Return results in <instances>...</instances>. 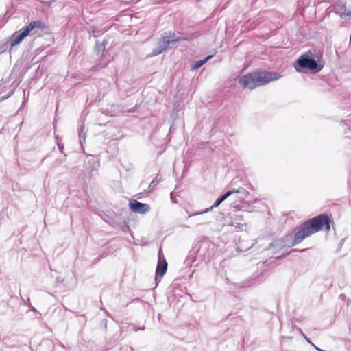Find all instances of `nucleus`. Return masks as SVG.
<instances>
[{
	"label": "nucleus",
	"mask_w": 351,
	"mask_h": 351,
	"mask_svg": "<svg viewBox=\"0 0 351 351\" xmlns=\"http://www.w3.org/2000/svg\"><path fill=\"white\" fill-rule=\"evenodd\" d=\"M330 230V219L326 215L321 214L303 223L295 229V236L291 245H287L286 241L290 238L287 235L285 238L277 239L270 243L268 250L276 254L280 251L286 252L289 248L301 243L305 238L323 229Z\"/></svg>",
	"instance_id": "nucleus-1"
},
{
	"label": "nucleus",
	"mask_w": 351,
	"mask_h": 351,
	"mask_svg": "<svg viewBox=\"0 0 351 351\" xmlns=\"http://www.w3.org/2000/svg\"><path fill=\"white\" fill-rule=\"evenodd\" d=\"M281 75L276 72H257L245 75L239 82L243 87L250 90L279 79Z\"/></svg>",
	"instance_id": "nucleus-2"
},
{
	"label": "nucleus",
	"mask_w": 351,
	"mask_h": 351,
	"mask_svg": "<svg viewBox=\"0 0 351 351\" xmlns=\"http://www.w3.org/2000/svg\"><path fill=\"white\" fill-rule=\"evenodd\" d=\"M43 27L44 24L41 21H35L31 22L21 32H15L10 38L11 48L20 43L27 36L36 34Z\"/></svg>",
	"instance_id": "nucleus-3"
},
{
	"label": "nucleus",
	"mask_w": 351,
	"mask_h": 351,
	"mask_svg": "<svg viewBox=\"0 0 351 351\" xmlns=\"http://www.w3.org/2000/svg\"><path fill=\"white\" fill-rule=\"evenodd\" d=\"M297 65L302 69H308L313 73L319 72L324 67V64L317 62L308 54H303L296 61Z\"/></svg>",
	"instance_id": "nucleus-4"
},
{
	"label": "nucleus",
	"mask_w": 351,
	"mask_h": 351,
	"mask_svg": "<svg viewBox=\"0 0 351 351\" xmlns=\"http://www.w3.org/2000/svg\"><path fill=\"white\" fill-rule=\"evenodd\" d=\"M180 40V37L175 34L169 33V35L163 36L157 43V47L152 51V56H155L161 53L169 47L173 46Z\"/></svg>",
	"instance_id": "nucleus-5"
},
{
	"label": "nucleus",
	"mask_w": 351,
	"mask_h": 351,
	"mask_svg": "<svg viewBox=\"0 0 351 351\" xmlns=\"http://www.w3.org/2000/svg\"><path fill=\"white\" fill-rule=\"evenodd\" d=\"M130 208L136 213L145 214L150 211V206L141 203L136 199H131L129 202Z\"/></svg>",
	"instance_id": "nucleus-6"
},
{
	"label": "nucleus",
	"mask_w": 351,
	"mask_h": 351,
	"mask_svg": "<svg viewBox=\"0 0 351 351\" xmlns=\"http://www.w3.org/2000/svg\"><path fill=\"white\" fill-rule=\"evenodd\" d=\"M85 167L90 173L97 171L100 167L99 160L97 156L88 155L85 161Z\"/></svg>",
	"instance_id": "nucleus-7"
},
{
	"label": "nucleus",
	"mask_w": 351,
	"mask_h": 351,
	"mask_svg": "<svg viewBox=\"0 0 351 351\" xmlns=\"http://www.w3.org/2000/svg\"><path fill=\"white\" fill-rule=\"evenodd\" d=\"M234 191H228L226 192L223 195H222L221 197H219L215 202L208 208L205 209L203 211L197 212L195 213V215H202L204 213H206L210 210H212L214 208H216L219 206L223 201H225L228 197H230L232 195H234Z\"/></svg>",
	"instance_id": "nucleus-8"
},
{
	"label": "nucleus",
	"mask_w": 351,
	"mask_h": 351,
	"mask_svg": "<svg viewBox=\"0 0 351 351\" xmlns=\"http://www.w3.org/2000/svg\"><path fill=\"white\" fill-rule=\"evenodd\" d=\"M167 269V262L163 258L162 260L159 258V261L157 264V267L156 269V280H158V276H160V278L164 276L166 273Z\"/></svg>",
	"instance_id": "nucleus-9"
},
{
	"label": "nucleus",
	"mask_w": 351,
	"mask_h": 351,
	"mask_svg": "<svg viewBox=\"0 0 351 351\" xmlns=\"http://www.w3.org/2000/svg\"><path fill=\"white\" fill-rule=\"evenodd\" d=\"M232 191H234L235 199L239 200V202H243L247 196L248 192L244 189L243 188H239L238 189H232Z\"/></svg>",
	"instance_id": "nucleus-10"
},
{
	"label": "nucleus",
	"mask_w": 351,
	"mask_h": 351,
	"mask_svg": "<svg viewBox=\"0 0 351 351\" xmlns=\"http://www.w3.org/2000/svg\"><path fill=\"white\" fill-rule=\"evenodd\" d=\"M245 225V222L240 215H235L234 220L232 221L231 226H234L236 228H241Z\"/></svg>",
	"instance_id": "nucleus-11"
},
{
	"label": "nucleus",
	"mask_w": 351,
	"mask_h": 351,
	"mask_svg": "<svg viewBox=\"0 0 351 351\" xmlns=\"http://www.w3.org/2000/svg\"><path fill=\"white\" fill-rule=\"evenodd\" d=\"M212 57H213V55H209L202 60L193 62V64H191V70H195V69H199L203 64H204L209 59H210Z\"/></svg>",
	"instance_id": "nucleus-12"
},
{
	"label": "nucleus",
	"mask_w": 351,
	"mask_h": 351,
	"mask_svg": "<svg viewBox=\"0 0 351 351\" xmlns=\"http://www.w3.org/2000/svg\"><path fill=\"white\" fill-rule=\"evenodd\" d=\"M340 16L345 20H350L351 19V11L345 10L341 14Z\"/></svg>",
	"instance_id": "nucleus-13"
},
{
	"label": "nucleus",
	"mask_w": 351,
	"mask_h": 351,
	"mask_svg": "<svg viewBox=\"0 0 351 351\" xmlns=\"http://www.w3.org/2000/svg\"><path fill=\"white\" fill-rule=\"evenodd\" d=\"M158 183V180H156V179L153 180L148 186V192L152 191Z\"/></svg>",
	"instance_id": "nucleus-14"
},
{
	"label": "nucleus",
	"mask_w": 351,
	"mask_h": 351,
	"mask_svg": "<svg viewBox=\"0 0 351 351\" xmlns=\"http://www.w3.org/2000/svg\"><path fill=\"white\" fill-rule=\"evenodd\" d=\"M300 333L304 337V338L306 339V341L310 343L312 346H315V344L312 343V341L310 340L309 338H308L301 330V329H299Z\"/></svg>",
	"instance_id": "nucleus-15"
},
{
	"label": "nucleus",
	"mask_w": 351,
	"mask_h": 351,
	"mask_svg": "<svg viewBox=\"0 0 351 351\" xmlns=\"http://www.w3.org/2000/svg\"><path fill=\"white\" fill-rule=\"evenodd\" d=\"M232 207H233L234 208H237V209H238V210H241V209H242V207H241V206H239V204H237L236 202H234V203H232Z\"/></svg>",
	"instance_id": "nucleus-16"
},
{
	"label": "nucleus",
	"mask_w": 351,
	"mask_h": 351,
	"mask_svg": "<svg viewBox=\"0 0 351 351\" xmlns=\"http://www.w3.org/2000/svg\"><path fill=\"white\" fill-rule=\"evenodd\" d=\"M58 149H60V151L61 152V153H63V150H64V146L62 144H60V143H58Z\"/></svg>",
	"instance_id": "nucleus-17"
},
{
	"label": "nucleus",
	"mask_w": 351,
	"mask_h": 351,
	"mask_svg": "<svg viewBox=\"0 0 351 351\" xmlns=\"http://www.w3.org/2000/svg\"><path fill=\"white\" fill-rule=\"evenodd\" d=\"M108 83L106 82V81L104 80H101V82H99V86H108Z\"/></svg>",
	"instance_id": "nucleus-18"
},
{
	"label": "nucleus",
	"mask_w": 351,
	"mask_h": 351,
	"mask_svg": "<svg viewBox=\"0 0 351 351\" xmlns=\"http://www.w3.org/2000/svg\"><path fill=\"white\" fill-rule=\"evenodd\" d=\"M313 347L315 348V350H318V351H320V350H321V349H320L319 347L316 346L315 345V346H313Z\"/></svg>",
	"instance_id": "nucleus-19"
},
{
	"label": "nucleus",
	"mask_w": 351,
	"mask_h": 351,
	"mask_svg": "<svg viewBox=\"0 0 351 351\" xmlns=\"http://www.w3.org/2000/svg\"><path fill=\"white\" fill-rule=\"evenodd\" d=\"M138 330H144V327L137 328L135 330L137 331Z\"/></svg>",
	"instance_id": "nucleus-20"
},
{
	"label": "nucleus",
	"mask_w": 351,
	"mask_h": 351,
	"mask_svg": "<svg viewBox=\"0 0 351 351\" xmlns=\"http://www.w3.org/2000/svg\"><path fill=\"white\" fill-rule=\"evenodd\" d=\"M340 297H341V298H343L345 297V295H344V294H341V295H340Z\"/></svg>",
	"instance_id": "nucleus-21"
},
{
	"label": "nucleus",
	"mask_w": 351,
	"mask_h": 351,
	"mask_svg": "<svg viewBox=\"0 0 351 351\" xmlns=\"http://www.w3.org/2000/svg\"><path fill=\"white\" fill-rule=\"evenodd\" d=\"M295 69L297 71H300V70L297 67V66H295Z\"/></svg>",
	"instance_id": "nucleus-22"
},
{
	"label": "nucleus",
	"mask_w": 351,
	"mask_h": 351,
	"mask_svg": "<svg viewBox=\"0 0 351 351\" xmlns=\"http://www.w3.org/2000/svg\"><path fill=\"white\" fill-rule=\"evenodd\" d=\"M171 199H173V193H171Z\"/></svg>",
	"instance_id": "nucleus-23"
},
{
	"label": "nucleus",
	"mask_w": 351,
	"mask_h": 351,
	"mask_svg": "<svg viewBox=\"0 0 351 351\" xmlns=\"http://www.w3.org/2000/svg\"><path fill=\"white\" fill-rule=\"evenodd\" d=\"M192 215H195V214H193V215H190V217H192Z\"/></svg>",
	"instance_id": "nucleus-24"
}]
</instances>
